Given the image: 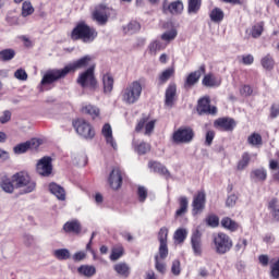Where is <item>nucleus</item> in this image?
<instances>
[{
	"label": "nucleus",
	"instance_id": "nucleus-12",
	"mask_svg": "<svg viewBox=\"0 0 279 279\" xmlns=\"http://www.w3.org/2000/svg\"><path fill=\"white\" fill-rule=\"evenodd\" d=\"M163 12H169V14H172L173 16H178L184 12V3L181 0L173 1L171 3L163 1L162 4Z\"/></svg>",
	"mask_w": 279,
	"mask_h": 279
},
{
	"label": "nucleus",
	"instance_id": "nucleus-30",
	"mask_svg": "<svg viewBox=\"0 0 279 279\" xmlns=\"http://www.w3.org/2000/svg\"><path fill=\"white\" fill-rule=\"evenodd\" d=\"M268 210L274 221H279V201L277 198L269 201Z\"/></svg>",
	"mask_w": 279,
	"mask_h": 279
},
{
	"label": "nucleus",
	"instance_id": "nucleus-22",
	"mask_svg": "<svg viewBox=\"0 0 279 279\" xmlns=\"http://www.w3.org/2000/svg\"><path fill=\"white\" fill-rule=\"evenodd\" d=\"M102 136L105 137V141L107 145H110L112 149H117V142L114 141V137L112 136V126H110L109 123L105 124L102 126Z\"/></svg>",
	"mask_w": 279,
	"mask_h": 279
},
{
	"label": "nucleus",
	"instance_id": "nucleus-57",
	"mask_svg": "<svg viewBox=\"0 0 279 279\" xmlns=\"http://www.w3.org/2000/svg\"><path fill=\"white\" fill-rule=\"evenodd\" d=\"M14 77L21 82H27V72L23 69H19L14 73Z\"/></svg>",
	"mask_w": 279,
	"mask_h": 279
},
{
	"label": "nucleus",
	"instance_id": "nucleus-24",
	"mask_svg": "<svg viewBox=\"0 0 279 279\" xmlns=\"http://www.w3.org/2000/svg\"><path fill=\"white\" fill-rule=\"evenodd\" d=\"M202 84L208 88H217L221 86V77L215 76L214 74H207L204 76Z\"/></svg>",
	"mask_w": 279,
	"mask_h": 279
},
{
	"label": "nucleus",
	"instance_id": "nucleus-14",
	"mask_svg": "<svg viewBox=\"0 0 279 279\" xmlns=\"http://www.w3.org/2000/svg\"><path fill=\"white\" fill-rule=\"evenodd\" d=\"M38 147H40V140L33 138L25 143L17 144L16 146H14L13 151L14 154H25V151H27L28 149L35 150L38 149Z\"/></svg>",
	"mask_w": 279,
	"mask_h": 279
},
{
	"label": "nucleus",
	"instance_id": "nucleus-54",
	"mask_svg": "<svg viewBox=\"0 0 279 279\" xmlns=\"http://www.w3.org/2000/svg\"><path fill=\"white\" fill-rule=\"evenodd\" d=\"M167 236H169V229L161 228L158 235L160 245L167 244Z\"/></svg>",
	"mask_w": 279,
	"mask_h": 279
},
{
	"label": "nucleus",
	"instance_id": "nucleus-49",
	"mask_svg": "<svg viewBox=\"0 0 279 279\" xmlns=\"http://www.w3.org/2000/svg\"><path fill=\"white\" fill-rule=\"evenodd\" d=\"M150 149H151V146L144 142L135 146V151H137V154H140L141 156L147 154V151H149Z\"/></svg>",
	"mask_w": 279,
	"mask_h": 279
},
{
	"label": "nucleus",
	"instance_id": "nucleus-1",
	"mask_svg": "<svg viewBox=\"0 0 279 279\" xmlns=\"http://www.w3.org/2000/svg\"><path fill=\"white\" fill-rule=\"evenodd\" d=\"M0 189L9 195L14 194V191H21L22 195H27L36 191V181L32 179L27 171L16 172L11 178L8 174H2L0 177Z\"/></svg>",
	"mask_w": 279,
	"mask_h": 279
},
{
	"label": "nucleus",
	"instance_id": "nucleus-23",
	"mask_svg": "<svg viewBox=\"0 0 279 279\" xmlns=\"http://www.w3.org/2000/svg\"><path fill=\"white\" fill-rule=\"evenodd\" d=\"M148 168L150 171H154V173H159L160 175H165V178H171V172L158 161H150Z\"/></svg>",
	"mask_w": 279,
	"mask_h": 279
},
{
	"label": "nucleus",
	"instance_id": "nucleus-58",
	"mask_svg": "<svg viewBox=\"0 0 279 279\" xmlns=\"http://www.w3.org/2000/svg\"><path fill=\"white\" fill-rule=\"evenodd\" d=\"M213 141H215V131H207L205 136V145L210 147L213 145Z\"/></svg>",
	"mask_w": 279,
	"mask_h": 279
},
{
	"label": "nucleus",
	"instance_id": "nucleus-43",
	"mask_svg": "<svg viewBox=\"0 0 279 279\" xmlns=\"http://www.w3.org/2000/svg\"><path fill=\"white\" fill-rule=\"evenodd\" d=\"M202 8V0H189L187 3V13L197 14Z\"/></svg>",
	"mask_w": 279,
	"mask_h": 279
},
{
	"label": "nucleus",
	"instance_id": "nucleus-37",
	"mask_svg": "<svg viewBox=\"0 0 279 279\" xmlns=\"http://www.w3.org/2000/svg\"><path fill=\"white\" fill-rule=\"evenodd\" d=\"M124 34H136L141 32V23L137 21H131L129 24L123 26Z\"/></svg>",
	"mask_w": 279,
	"mask_h": 279
},
{
	"label": "nucleus",
	"instance_id": "nucleus-21",
	"mask_svg": "<svg viewBox=\"0 0 279 279\" xmlns=\"http://www.w3.org/2000/svg\"><path fill=\"white\" fill-rule=\"evenodd\" d=\"M88 62H90V56H85L72 63H69L68 65L64 66L65 72L73 73L77 71V69H84L85 66H88Z\"/></svg>",
	"mask_w": 279,
	"mask_h": 279
},
{
	"label": "nucleus",
	"instance_id": "nucleus-39",
	"mask_svg": "<svg viewBox=\"0 0 279 279\" xmlns=\"http://www.w3.org/2000/svg\"><path fill=\"white\" fill-rule=\"evenodd\" d=\"M175 38H178V29H175V27H172L170 31H167L161 35V40L167 43V45L172 40H175Z\"/></svg>",
	"mask_w": 279,
	"mask_h": 279
},
{
	"label": "nucleus",
	"instance_id": "nucleus-20",
	"mask_svg": "<svg viewBox=\"0 0 279 279\" xmlns=\"http://www.w3.org/2000/svg\"><path fill=\"white\" fill-rule=\"evenodd\" d=\"M177 95H178V86L175 85V83H170L165 94V105L168 108H173V102L175 101Z\"/></svg>",
	"mask_w": 279,
	"mask_h": 279
},
{
	"label": "nucleus",
	"instance_id": "nucleus-31",
	"mask_svg": "<svg viewBox=\"0 0 279 279\" xmlns=\"http://www.w3.org/2000/svg\"><path fill=\"white\" fill-rule=\"evenodd\" d=\"M113 269L118 276H122V278H128L130 276L131 268L126 263L120 262L113 266Z\"/></svg>",
	"mask_w": 279,
	"mask_h": 279
},
{
	"label": "nucleus",
	"instance_id": "nucleus-52",
	"mask_svg": "<svg viewBox=\"0 0 279 279\" xmlns=\"http://www.w3.org/2000/svg\"><path fill=\"white\" fill-rule=\"evenodd\" d=\"M123 256V248L122 246L112 248L111 255H110V260H119Z\"/></svg>",
	"mask_w": 279,
	"mask_h": 279
},
{
	"label": "nucleus",
	"instance_id": "nucleus-56",
	"mask_svg": "<svg viewBox=\"0 0 279 279\" xmlns=\"http://www.w3.org/2000/svg\"><path fill=\"white\" fill-rule=\"evenodd\" d=\"M11 120H12V111L10 110L3 111L2 114L0 116V123H2V125H5V123H10Z\"/></svg>",
	"mask_w": 279,
	"mask_h": 279
},
{
	"label": "nucleus",
	"instance_id": "nucleus-11",
	"mask_svg": "<svg viewBox=\"0 0 279 279\" xmlns=\"http://www.w3.org/2000/svg\"><path fill=\"white\" fill-rule=\"evenodd\" d=\"M36 171L39 175L44 178H49V174L53 171V166L51 165V157H44L38 160L36 165Z\"/></svg>",
	"mask_w": 279,
	"mask_h": 279
},
{
	"label": "nucleus",
	"instance_id": "nucleus-46",
	"mask_svg": "<svg viewBox=\"0 0 279 279\" xmlns=\"http://www.w3.org/2000/svg\"><path fill=\"white\" fill-rule=\"evenodd\" d=\"M260 62H262L263 69H265L266 71H271V69H274L275 62L271 54H267L264 58H262Z\"/></svg>",
	"mask_w": 279,
	"mask_h": 279
},
{
	"label": "nucleus",
	"instance_id": "nucleus-42",
	"mask_svg": "<svg viewBox=\"0 0 279 279\" xmlns=\"http://www.w3.org/2000/svg\"><path fill=\"white\" fill-rule=\"evenodd\" d=\"M155 269L158 274H161V276L167 274V264L165 263V259H160V256L158 255H155Z\"/></svg>",
	"mask_w": 279,
	"mask_h": 279
},
{
	"label": "nucleus",
	"instance_id": "nucleus-16",
	"mask_svg": "<svg viewBox=\"0 0 279 279\" xmlns=\"http://www.w3.org/2000/svg\"><path fill=\"white\" fill-rule=\"evenodd\" d=\"M203 73H206L205 65H201L198 70L191 72L185 80L184 87L192 88V86H195L199 82Z\"/></svg>",
	"mask_w": 279,
	"mask_h": 279
},
{
	"label": "nucleus",
	"instance_id": "nucleus-9",
	"mask_svg": "<svg viewBox=\"0 0 279 279\" xmlns=\"http://www.w3.org/2000/svg\"><path fill=\"white\" fill-rule=\"evenodd\" d=\"M110 16V8L105 4H100L92 14L93 21H96L98 25H106Z\"/></svg>",
	"mask_w": 279,
	"mask_h": 279
},
{
	"label": "nucleus",
	"instance_id": "nucleus-63",
	"mask_svg": "<svg viewBox=\"0 0 279 279\" xmlns=\"http://www.w3.org/2000/svg\"><path fill=\"white\" fill-rule=\"evenodd\" d=\"M271 119H276L279 117V104H274L270 109Z\"/></svg>",
	"mask_w": 279,
	"mask_h": 279
},
{
	"label": "nucleus",
	"instance_id": "nucleus-4",
	"mask_svg": "<svg viewBox=\"0 0 279 279\" xmlns=\"http://www.w3.org/2000/svg\"><path fill=\"white\" fill-rule=\"evenodd\" d=\"M213 243H214V248L216 254H228L230 250H232V239L230 235L223 233V232H218L213 235Z\"/></svg>",
	"mask_w": 279,
	"mask_h": 279
},
{
	"label": "nucleus",
	"instance_id": "nucleus-64",
	"mask_svg": "<svg viewBox=\"0 0 279 279\" xmlns=\"http://www.w3.org/2000/svg\"><path fill=\"white\" fill-rule=\"evenodd\" d=\"M241 95H243V97H250V95H252V87L250 85H244L241 89H240Z\"/></svg>",
	"mask_w": 279,
	"mask_h": 279
},
{
	"label": "nucleus",
	"instance_id": "nucleus-38",
	"mask_svg": "<svg viewBox=\"0 0 279 279\" xmlns=\"http://www.w3.org/2000/svg\"><path fill=\"white\" fill-rule=\"evenodd\" d=\"M247 143L252 147H260L263 145V136L259 133H252L247 137Z\"/></svg>",
	"mask_w": 279,
	"mask_h": 279
},
{
	"label": "nucleus",
	"instance_id": "nucleus-25",
	"mask_svg": "<svg viewBox=\"0 0 279 279\" xmlns=\"http://www.w3.org/2000/svg\"><path fill=\"white\" fill-rule=\"evenodd\" d=\"M49 191L52 195H56L57 199H60V202H64V199H66V192L64 191V187L58 185V183H50Z\"/></svg>",
	"mask_w": 279,
	"mask_h": 279
},
{
	"label": "nucleus",
	"instance_id": "nucleus-34",
	"mask_svg": "<svg viewBox=\"0 0 279 279\" xmlns=\"http://www.w3.org/2000/svg\"><path fill=\"white\" fill-rule=\"evenodd\" d=\"M226 14L223 13V10L219 9V8H214L210 12H209V19L211 21V23H221V21H223Z\"/></svg>",
	"mask_w": 279,
	"mask_h": 279
},
{
	"label": "nucleus",
	"instance_id": "nucleus-32",
	"mask_svg": "<svg viewBox=\"0 0 279 279\" xmlns=\"http://www.w3.org/2000/svg\"><path fill=\"white\" fill-rule=\"evenodd\" d=\"M63 230L64 232H73L74 234H80V232H82V226L80 225V221L72 220L64 223Z\"/></svg>",
	"mask_w": 279,
	"mask_h": 279
},
{
	"label": "nucleus",
	"instance_id": "nucleus-41",
	"mask_svg": "<svg viewBox=\"0 0 279 279\" xmlns=\"http://www.w3.org/2000/svg\"><path fill=\"white\" fill-rule=\"evenodd\" d=\"M162 49H165V45H162V41L158 39L153 40L148 45V51L151 56H156V53H158V51H162Z\"/></svg>",
	"mask_w": 279,
	"mask_h": 279
},
{
	"label": "nucleus",
	"instance_id": "nucleus-51",
	"mask_svg": "<svg viewBox=\"0 0 279 279\" xmlns=\"http://www.w3.org/2000/svg\"><path fill=\"white\" fill-rule=\"evenodd\" d=\"M206 223L210 228H218L219 227V216H217V215H209L206 218Z\"/></svg>",
	"mask_w": 279,
	"mask_h": 279
},
{
	"label": "nucleus",
	"instance_id": "nucleus-44",
	"mask_svg": "<svg viewBox=\"0 0 279 279\" xmlns=\"http://www.w3.org/2000/svg\"><path fill=\"white\" fill-rule=\"evenodd\" d=\"M53 256H56L58 260H69V258H71V252L68 248H58L53 251Z\"/></svg>",
	"mask_w": 279,
	"mask_h": 279
},
{
	"label": "nucleus",
	"instance_id": "nucleus-50",
	"mask_svg": "<svg viewBox=\"0 0 279 279\" xmlns=\"http://www.w3.org/2000/svg\"><path fill=\"white\" fill-rule=\"evenodd\" d=\"M251 35L253 38H260L263 36V23L254 25L251 29Z\"/></svg>",
	"mask_w": 279,
	"mask_h": 279
},
{
	"label": "nucleus",
	"instance_id": "nucleus-2",
	"mask_svg": "<svg viewBox=\"0 0 279 279\" xmlns=\"http://www.w3.org/2000/svg\"><path fill=\"white\" fill-rule=\"evenodd\" d=\"M143 95V84L141 81H133L124 86L120 93V99L125 106H134Z\"/></svg>",
	"mask_w": 279,
	"mask_h": 279
},
{
	"label": "nucleus",
	"instance_id": "nucleus-47",
	"mask_svg": "<svg viewBox=\"0 0 279 279\" xmlns=\"http://www.w3.org/2000/svg\"><path fill=\"white\" fill-rule=\"evenodd\" d=\"M186 236H189V231L186 229H178L174 232V241L177 243H184V241H186Z\"/></svg>",
	"mask_w": 279,
	"mask_h": 279
},
{
	"label": "nucleus",
	"instance_id": "nucleus-5",
	"mask_svg": "<svg viewBox=\"0 0 279 279\" xmlns=\"http://www.w3.org/2000/svg\"><path fill=\"white\" fill-rule=\"evenodd\" d=\"M73 126L78 136H82L87 141L95 138V129H93V125L88 121L78 119L73 122Z\"/></svg>",
	"mask_w": 279,
	"mask_h": 279
},
{
	"label": "nucleus",
	"instance_id": "nucleus-55",
	"mask_svg": "<svg viewBox=\"0 0 279 279\" xmlns=\"http://www.w3.org/2000/svg\"><path fill=\"white\" fill-rule=\"evenodd\" d=\"M161 260H165L167 256H169V247L167 244H160L159 245V254H157Z\"/></svg>",
	"mask_w": 279,
	"mask_h": 279
},
{
	"label": "nucleus",
	"instance_id": "nucleus-18",
	"mask_svg": "<svg viewBox=\"0 0 279 279\" xmlns=\"http://www.w3.org/2000/svg\"><path fill=\"white\" fill-rule=\"evenodd\" d=\"M191 245L195 256H202V231L199 229L192 232Z\"/></svg>",
	"mask_w": 279,
	"mask_h": 279
},
{
	"label": "nucleus",
	"instance_id": "nucleus-8",
	"mask_svg": "<svg viewBox=\"0 0 279 279\" xmlns=\"http://www.w3.org/2000/svg\"><path fill=\"white\" fill-rule=\"evenodd\" d=\"M195 133L191 128H180L173 133L174 143L189 144L193 141Z\"/></svg>",
	"mask_w": 279,
	"mask_h": 279
},
{
	"label": "nucleus",
	"instance_id": "nucleus-35",
	"mask_svg": "<svg viewBox=\"0 0 279 279\" xmlns=\"http://www.w3.org/2000/svg\"><path fill=\"white\" fill-rule=\"evenodd\" d=\"M175 75V69L174 68H168L163 70L159 76V84H167L168 80H171Z\"/></svg>",
	"mask_w": 279,
	"mask_h": 279
},
{
	"label": "nucleus",
	"instance_id": "nucleus-59",
	"mask_svg": "<svg viewBox=\"0 0 279 279\" xmlns=\"http://www.w3.org/2000/svg\"><path fill=\"white\" fill-rule=\"evenodd\" d=\"M245 247H247V241L245 239H240L235 244L236 252H245Z\"/></svg>",
	"mask_w": 279,
	"mask_h": 279
},
{
	"label": "nucleus",
	"instance_id": "nucleus-3",
	"mask_svg": "<svg viewBox=\"0 0 279 279\" xmlns=\"http://www.w3.org/2000/svg\"><path fill=\"white\" fill-rule=\"evenodd\" d=\"M72 40H82L83 43H93L97 38V31L88 26L86 23L81 22L72 31Z\"/></svg>",
	"mask_w": 279,
	"mask_h": 279
},
{
	"label": "nucleus",
	"instance_id": "nucleus-26",
	"mask_svg": "<svg viewBox=\"0 0 279 279\" xmlns=\"http://www.w3.org/2000/svg\"><path fill=\"white\" fill-rule=\"evenodd\" d=\"M104 93L110 95L114 88V77L112 74L107 73L102 75Z\"/></svg>",
	"mask_w": 279,
	"mask_h": 279
},
{
	"label": "nucleus",
	"instance_id": "nucleus-48",
	"mask_svg": "<svg viewBox=\"0 0 279 279\" xmlns=\"http://www.w3.org/2000/svg\"><path fill=\"white\" fill-rule=\"evenodd\" d=\"M269 169L271 170L274 180L279 182V165H278V161L270 160Z\"/></svg>",
	"mask_w": 279,
	"mask_h": 279
},
{
	"label": "nucleus",
	"instance_id": "nucleus-60",
	"mask_svg": "<svg viewBox=\"0 0 279 279\" xmlns=\"http://www.w3.org/2000/svg\"><path fill=\"white\" fill-rule=\"evenodd\" d=\"M137 195L140 202H145V199H147V189H145V186H140L137 189Z\"/></svg>",
	"mask_w": 279,
	"mask_h": 279
},
{
	"label": "nucleus",
	"instance_id": "nucleus-19",
	"mask_svg": "<svg viewBox=\"0 0 279 279\" xmlns=\"http://www.w3.org/2000/svg\"><path fill=\"white\" fill-rule=\"evenodd\" d=\"M214 126L217 130H223L225 132H232L236 126V122L230 118H220L214 122Z\"/></svg>",
	"mask_w": 279,
	"mask_h": 279
},
{
	"label": "nucleus",
	"instance_id": "nucleus-45",
	"mask_svg": "<svg viewBox=\"0 0 279 279\" xmlns=\"http://www.w3.org/2000/svg\"><path fill=\"white\" fill-rule=\"evenodd\" d=\"M14 56H16V51L11 48L0 51V60L2 62H10V60H13Z\"/></svg>",
	"mask_w": 279,
	"mask_h": 279
},
{
	"label": "nucleus",
	"instance_id": "nucleus-7",
	"mask_svg": "<svg viewBox=\"0 0 279 279\" xmlns=\"http://www.w3.org/2000/svg\"><path fill=\"white\" fill-rule=\"evenodd\" d=\"M77 83L82 86V88H97V78H95V64L94 68L87 69L78 76Z\"/></svg>",
	"mask_w": 279,
	"mask_h": 279
},
{
	"label": "nucleus",
	"instance_id": "nucleus-13",
	"mask_svg": "<svg viewBox=\"0 0 279 279\" xmlns=\"http://www.w3.org/2000/svg\"><path fill=\"white\" fill-rule=\"evenodd\" d=\"M198 114H217V107L210 106V98L204 97L198 100L197 105Z\"/></svg>",
	"mask_w": 279,
	"mask_h": 279
},
{
	"label": "nucleus",
	"instance_id": "nucleus-36",
	"mask_svg": "<svg viewBox=\"0 0 279 279\" xmlns=\"http://www.w3.org/2000/svg\"><path fill=\"white\" fill-rule=\"evenodd\" d=\"M34 12H35V9H34V5L32 4V1L26 0L22 3L21 16H23V19H27V16H32Z\"/></svg>",
	"mask_w": 279,
	"mask_h": 279
},
{
	"label": "nucleus",
	"instance_id": "nucleus-61",
	"mask_svg": "<svg viewBox=\"0 0 279 279\" xmlns=\"http://www.w3.org/2000/svg\"><path fill=\"white\" fill-rule=\"evenodd\" d=\"M236 199H239V196L235 195V194H231V195L228 196L227 202H226V205H227L229 208H232L233 206L236 205Z\"/></svg>",
	"mask_w": 279,
	"mask_h": 279
},
{
	"label": "nucleus",
	"instance_id": "nucleus-15",
	"mask_svg": "<svg viewBox=\"0 0 279 279\" xmlns=\"http://www.w3.org/2000/svg\"><path fill=\"white\" fill-rule=\"evenodd\" d=\"M108 182L113 191H119V187L123 184V175L121 169L113 168L109 174Z\"/></svg>",
	"mask_w": 279,
	"mask_h": 279
},
{
	"label": "nucleus",
	"instance_id": "nucleus-62",
	"mask_svg": "<svg viewBox=\"0 0 279 279\" xmlns=\"http://www.w3.org/2000/svg\"><path fill=\"white\" fill-rule=\"evenodd\" d=\"M171 271L174 276H180V260L175 259L173 263H172V266H171Z\"/></svg>",
	"mask_w": 279,
	"mask_h": 279
},
{
	"label": "nucleus",
	"instance_id": "nucleus-53",
	"mask_svg": "<svg viewBox=\"0 0 279 279\" xmlns=\"http://www.w3.org/2000/svg\"><path fill=\"white\" fill-rule=\"evenodd\" d=\"M270 276L272 279H279V258L270 266Z\"/></svg>",
	"mask_w": 279,
	"mask_h": 279
},
{
	"label": "nucleus",
	"instance_id": "nucleus-28",
	"mask_svg": "<svg viewBox=\"0 0 279 279\" xmlns=\"http://www.w3.org/2000/svg\"><path fill=\"white\" fill-rule=\"evenodd\" d=\"M220 226L225 228V230H229V232H236L239 228H241V225L239 222L232 220L230 217H225L220 221Z\"/></svg>",
	"mask_w": 279,
	"mask_h": 279
},
{
	"label": "nucleus",
	"instance_id": "nucleus-6",
	"mask_svg": "<svg viewBox=\"0 0 279 279\" xmlns=\"http://www.w3.org/2000/svg\"><path fill=\"white\" fill-rule=\"evenodd\" d=\"M68 72L66 69L63 68L61 70L54 69L47 71L40 82L41 90H45L43 86H48L49 84H53V82H58V80H62V77H66Z\"/></svg>",
	"mask_w": 279,
	"mask_h": 279
},
{
	"label": "nucleus",
	"instance_id": "nucleus-29",
	"mask_svg": "<svg viewBox=\"0 0 279 279\" xmlns=\"http://www.w3.org/2000/svg\"><path fill=\"white\" fill-rule=\"evenodd\" d=\"M251 180L253 182H265L267 180V170L265 168H257L251 171Z\"/></svg>",
	"mask_w": 279,
	"mask_h": 279
},
{
	"label": "nucleus",
	"instance_id": "nucleus-10",
	"mask_svg": "<svg viewBox=\"0 0 279 279\" xmlns=\"http://www.w3.org/2000/svg\"><path fill=\"white\" fill-rule=\"evenodd\" d=\"M204 208H206V193L198 192L192 202V215L193 217H197V215H202L204 213Z\"/></svg>",
	"mask_w": 279,
	"mask_h": 279
},
{
	"label": "nucleus",
	"instance_id": "nucleus-40",
	"mask_svg": "<svg viewBox=\"0 0 279 279\" xmlns=\"http://www.w3.org/2000/svg\"><path fill=\"white\" fill-rule=\"evenodd\" d=\"M78 274H82V276H85L86 278H93L94 274H97V269L95 266H88V265H83L78 267L77 269Z\"/></svg>",
	"mask_w": 279,
	"mask_h": 279
},
{
	"label": "nucleus",
	"instance_id": "nucleus-33",
	"mask_svg": "<svg viewBox=\"0 0 279 279\" xmlns=\"http://www.w3.org/2000/svg\"><path fill=\"white\" fill-rule=\"evenodd\" d=\"M81 110L83 114H88L92 119H97L100 114L99 107L94 105H83Z\"/></svg>",
	"mask_w": 279,
	"mask_h": 279
},
{
	"label": "nucleus",
	"instance_id": "nucleus-17",
	"mask_svg": "<svg viewBox=\"0 0 279 279\" xmlns=\"http://www.w3.org/2000/svg\"><path fill=\"white\" fill-rule=\"evenodd\" d=\"M154 128H156V120H149V118H142L138 121L135 130L137 132H142L143 129H145L144 134L146 136H149L154 132Z\"/></svg>",
	"mask_w": 279,
	"mask_h": 279
},
{
	"label": "nucleus",
	"instance_id": "nucleus-27",
	"mask_svg": "<svg viewBox=\"0 0 279 279\" xmlns=\"http://www.w3.org/2000/svg\"><path fill=\"white\" fill-rule=\"evenodd\" d=\"M189 213V198L186 196L179 197V208L177 209L174 217H184Z\"/></svg>",
	"mask_w": 279,
	"mask_h": 279
}]
</instances>
